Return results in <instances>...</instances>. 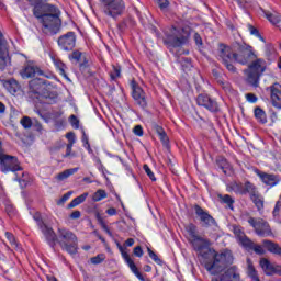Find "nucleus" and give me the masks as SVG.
Returning <instances> with one entry per match:
<instances>
[{
    "label": "nucleus",
    "instance_id": "39",
    "mask_svg": "<svg viewBox=\"0 0 281 281\" xmlns=\"http://www.w3.org/2000/svg\"><path fill=\"white\" fill-rule=\"evenodd\" d=\"M233 232L238 240H241L244 238L245 232H243V228L240 226H234Z\"/></svg>",
    "mask_w": 281,
    "mask_h": 281
},
{
    "label": "nucleus",
    "instance_id": "53",
    "mask_svg": "<svg viewBox=\"0 0 281 281\" xmlns=\"http://www.w3.org/2000/svg\"><path fill=\"white\" fill-rule=\"evenodd\" d=\"M71 194H74V191H68L67 193H65L60 199V203L69 201V199H71Z\"/></svg>",
    "mask_w": 281,
    "mask_h": 281
},
{
    "label": "nucleus",
    "instance_id": "33",
    "mask_svg": "<svg viewBox=\"0 0 281 281\" xmlns=\"http://www.w3.org/2000/svg\"><path fill=\"white\" fill-rule=\"evenodd\" d=\"M248 276L252 281H260V278H258V272H256V268H254L251 265H248Z\"/></svg>",
    "mask_w": 281,
    "mask_h": 281
},
{
    "label": "nucleus",
    "instance_id": "15",
    "mask_svg": "<svg viewBox=\"0 0 281 281\" xmlns=\"http://www.w3.org/2000/svg\"><path fill=\"white\" fill-rule=\"evenodd\" d=\"M211 281H240V271L236 266H232L222 276L214 277Z\"/></svg>",
    "mask_w": 281,
    "mask_h": 281
},
{
    "label": "nucleus",
    "instance_id": "21",
    "mask_svg": "<svg viewBox=\"0 0 281 281\" xmlns=\"http://www.w3.org/2000/svg\"><path fill=\"white\" fill-rule=\"evenodd\" d=\"M259 177L262 183H265L266 186H270V188H273V186H278V183H280V180L278 179V177H276V175L262 172L259 173Z\"/></svg>",
    "mask_w": 281,
    "mask_h": 281
},
{
    "label": "nucleus",
    "instance_id": "32",
    "mask_svg": "<svg viewBox=\"0 0 281 281\" xmlns=\"http://www.w3.org/2000/svg\"><path fill=\"white\" fill-rule=\"evenodd\" d=\"M104 260H106V255H104V254H99V255H97L95 257H92V258L90 259V262H91L92 265H102V262H104Z\"/></svg>",
    "mask_w": 281,
    "mask_h": 281
},
{
    "label": "nucleus",
    "instance_id": "24",
    "mask_svg": "<svg viewBox=\"0 0 281 281\" xmlns=\"http://www.w3.org/2000/svg\"><path fill=\"white\" fill-rule=\"evenodd\" d=\"M87 196H89V193L85 192L83 194L75 198L69 204L68 207H78V205H81V203H85L87 201Z\"/></svg>",
    "mask_w": 281,
    "mask_h": 281
},
{
    "label": "nucleus",
    "instance_id": "37",
    "mask_svg": "<svg viewBox=\"0 0 281 281\" xmlns=\"http://www.w3.org/2000/svg\"><path fill=\"white\" fill-rule=\"evenodd\" d=\"M157 3L158 8H160L162 12H168V8L170 5V2L168 0H157Z\"/></svg>",
    "mask_w": 281,
    "mask_h": 281
},
{
    "label": "nucleus",
    "instance_id": "9",
    "mask_svg": "<svg viewBox=\"0 0 281 281\" xmlns=\"http://www.w3.org/2000/svg\"><path fill=\"white\" fill-rule=\"evenodd\" d=\"M131 89H132V98L139 106L140 109H146L148 106V100L146 99V92H144V89L139 87L138 83L135 82V80L131 81Z\"/></svg>",
    "mask_w": 281,
    "mask_h": 281
},
{
    "label": "nucleus",
    "instance_id": "46",
    "mask_svg": "<svg viewBox=\"0 0 281 281\" xmlns=\"http://www.w3.org/2000/svg\"><path fill=\"white\" fill-rule=\"evenodd\" d=\"M247 102H250V104H256L258 102V97L254 93H247L246 94Z\"/></svg>",
    "mask_w": 281,
    "mask_h": 281
},
{
    "label": "nucleus",
    "instance_id": "41",
    "mask_svg": "<svg viewBox=\"0 0 281 281\" xmlns=\"http://www.w3.org/2000/svg\"><path fill=\"white\" fill-rule=\"evenodd\" d=\"M20 123L23 128H32V119H30L29 116L22 117Z\"/></svg>",
    "mask_w": 281,
    "mask_h": 281
},
{
    "label": "nucleus",
    "instance_id": "31",
    "mask_svg": "<svg viewBox=\"0 0 281 281\" xmlns=\"http://www.w3.org/2000/svg\"><path fill=\"white\" fill-rule=\"evenodd\" d=\"M121 74H122V67L113 66L111 72H110V78L112 80H117V78H120Z\"/></svg>",
    "mask_w": 281,
    "mask_h": 281
},
{
    "label": "nucleus",
    "instance_id": "27",
    "mask_svg": "<svg viewBox=\"0 0 281 281\" xmlns=\"http://www.w3.org/2000/svg\"><path fill=\"white\" fill-rule=\"evenodd\" d=\"M218 199L221 200L222 203H225L229 210H234V200L232 199V195L228 194H220Z\"/></svg>",
    "mask_w": 281,
    "mask_h": 281
},
{
    "label": "nucleus",
    "instance_id": "45",
    "mask_svg": "<svg viewBox=\"0 0 281 281\" xmlns=\"http://www.w3.org/2000/svg\"><path fill=\"white\" fill-rule=\"evenodd\" d=\"M81 142H82L85 148H87L88 150H91V145H89V136H87V134L85 132H82Z\"/></svg>",
    "mask_w": 281,
    "mask_h": 281
},
{
    "label": "nucleus",
    "instance_id": "60",
    "mask_svg": "<svg viewBox=\"0 0 281 281\" xmlns=\"http://www.w3.org/2000/svg\"><path fill=\"white\" fill-rule=\"evenodd\" d=\"M97 168L100 172H102V175H106V168L104 167V165H97Z\"/></svg>",
    "mask_w": 281,
    "mask_h": 281
},
{
    "label": "nucleus",
    "instance_id": "43",
    "mask_svg": "<svg viewBox=\"0 0 281 281\" xmlns=\"http://www.w3.org/2000/svg\"><path fill=\"white\" fill-rule=\"evenodd\" d=\"M69 122H70L72 128H79L80 127V121L78 120V117H76V115H70Z\"/></svg>",
    "mask_w": 281,
    "mask_h": 281
},
{
    "label": "nucleus",
    "instance_id": "40",
    "mask_svg": "<svg viewBox=\"0 0 281 281\" xmlns=\"http://www.w3.org/2000/svg\"><path fill=\"white\" fill-rule=\"evenodd\" d=\"M248 30L252 36L260 38V41H265L262 35H260V32L258 31V29H256L254 25H248Z\"/></svg>",
    "mask_w": 281,
    "mask_h": 281
},
{
    "label": "nucleus",
    "instance_id": "57",
    "mask_svg": "<svg viewBox=\"0 0 281 281\" xmlns=\"http://www.w3.org/2000/svg\"><path fill=\"white\" fill-rule=\"evenodd\" d=\"M80 216H82V213H80V211H75L70 214V218L72 220H78L80 218Z\"/></svg>",
    "mask_w": 281,
    "mask_h": 281
},
{
    "label": "nucleus",
    "instance_id": "28",
    "mask_svg": "<svg viewBox=\"0 0 281 281\" xmlns=\"http://www.w3.org/2000/svg\"><path fill=\"white\" fill-rule=\"evenodd\" d=\"M106 191L99 189L97 190L93 195H92V201H94V203H98L100 201H102L103 199H106Z\"/></svg>",
    "mask_w": 281,
    "mask_h": 281
},
{
    "label": "nucleus",
    "instance_id": "4",
    "mask_svg": "<svg viewBox=\"0 0 281 281\" xmlns=\"http://www.w3.org/2000/svg\"><path fill=\"white\" fill-rule=\"evenodd\" d=\"M190 31L186 27L171 26L165 31L164 43L167 47H181L188 43Z\"/></svg>",
    "mask_w": 281,
    "mask_h": 281
},
{
    "label": "nucleus",
    "instance_id": "47",
    "mask_svg": "<svg viewBox=\"0 0 281 281\" xmlns=\"http://www.w3.org/2000/svg\"><path fill=\"white\" fill-rule=\"evenodd\" d=\"M34 221L36 222L37 226L41 228L44 224L43 218L41 217V213H35L33 215Z\"/></svg>",
    "mask_w": 281,
    "mask_h": 281
},
{
    "label": "nucleus",
    "instance_id": "16",
    "mask_svg": "<svg viewBox=\"0 0 281 281\" xmlns=\"http://www.w3.org/2000/svg\"><path fill=\"white\" fill-rule=\"evenodd\" d=\"M194 212L196 216L200 218L201 223H203L204 227H213V225H216V220L210 215V213L200 205L194 206Z\"/></svg>",
    "mask_w": 281,
    "mask_h": 281
},
{
    "label": "nucleus",
    "instance_id": "19",
    "mask_svg": "<svg viewBox=\"0 0 281 281\" xmlns=\"http://www.w3.org/2000/svg\"><path fill=\"white\" fill-rule=\"evenodd\" d=\"M2 86L11 95H19L21 93V85L15 79L2 80Z\"/></svg>",
    "mask_w": 281,
    "mask_h": 281
},
{
    "label": "nucleus",
    "instance_id": "51",
    "mask_svg": "<svg viewBox=\"0 0 281 281\" xmlns=\"http://www.w3.org/2000/svg\"><path fill=\"white\" fill-rule=\"evenodd\" d=\"M82 58V53L79 50H75L71 54V59L76 60L77 63L80 61V59Z\"/></svg>",
    "mask_w": 281,
    "mask_h": 281
},
{
    "label": "nucleus",
    "instance_id": "55",
    "mask_svg": "<svg viewBox=\"0 0 281 281\" xmlns=\"http://www.w3.org/2000/svg\"><path fill=\"white\" fill-rule=\"evenodd\" d=\"M66 139H68V142H71L72 144H76V134H74V132L67 133Z\"/></svg>",
    "mask_w": 281,
    "mask_h": 281
},
{
    "label": "nucleus",
    "instance_id": "11",
    "mask_svg": "<svg viewBox=\"0 0 281 281\" xmlns=\"http://www.w3.org/2000/svg\"><path fill=\"white\" fill-rule=\"evenodd\" d=\"M248 223L254 227L257 236H271V227L269 223L262 218L249 217Z\"/></svg>",
    "mask_w": 281,
    "mask_h": 281
},
{
    "label": "nucleus",
    "instance_id": "23",
    "mask_svg": "<svg viewBox=\"0 0 281 281\" xmlns=\"http://www.w3.org/2000/svg\"><path fill=\"white\" fill-rule=\"evenodd\" d=\"M267 91L270 93V100L278 99L281 95V85L274 82L272 86L267 88Z\"/></svg>",
    "mask_w": 281,
    "mask_h": 281
},
{
    "label": "nucleus",
    "instance_id": "30",
    "mask_svg": "<svg viewBox=\"0 0 281 281\" xmlns=\"http://www.w3.org/2000/svg\"><path fill=\"white\" fill-rule=\"evenodd\" d=\"M54 65H55L56 69H58L60 76H65V77L67 76L65 74V69H67V66L65 65V63H63L59 59H54Z\"/></svg>",
    "mask_w": 281,
    "mask_h": 281
},
{
    "label": "nucleus",
    "instance_id": "8",
    "mask_svg": "<svg viewBox=\"0 0 281 281\" xmlns=\"http://www.w3.org/2000/svg\"><path fill=\"white\" fill-rule=\"evenodd\" d=\"M0 168L4 173L19 172V170H21V165H19V159L16 157L2 155L0 156Z\"/></svg>",
    "mask_w": 281,
    "mask_h": 281
},
{
    "label": "nucleus",
    "instance_id": "56",
    "mask_svg": "<svg viewBox=\"0 0 281 281\" xmlns=\"http://www.w3.org/2000/svg\"><path fill=\"white\" fill-rule=\"evenodd\" d=\"M105 214L109 216H115L117 214V210L115 207H110L105 211Z\"/></svg>",
    "mask_w": 281,
    "mask_h": 281
},
{
    "label": "nucleus",
    "instance_id": "63",
    "mask_svg": "<svg viewBox=\"0 0 281 281\" xmlns=\"http://www.w3.org/2000/svg\"><path fill=\"white\" fill-rule=\"evenodd\" d=\"M144 271H146V273H150V271H153V267L146 265L144 266Z\"/></svg>",
    "mask_w": 281,
    "mask_h": 281
},
{
    "label": "nucleus",
    "instance_id": "29",
    "mask_svg": "<svg viewBox=\"0 0 281 281\" xmlns=\"http://www.w3.org/2000/svg\"><path fill=\"white\" fill-rule=\"evenodd\" d=\"M239 243H240V245H243V247H244L245 249H247L248 251L251 250V249H254V241H251V239H249V238L247 237V235L244 236V237H241V238L239 239Z\"/></svg>",
    "mask_w": 281,
    "mask_h": 281
},
{
    "label": "nucleus",
    "instance_id": "48",
    "mask_svg": "<svg viewBox=\"0 0 281 281\" xmlns=\"http://www.w3.org/2000/svg\"><path fill=\"white\" fill-rule=\"evenodd\" d=\"M134 135H137V137H142L144 135V128L142 125H136L133 130Z\"/></svg>",
    "mask_w": 281,
    "mask_h": 281
},
{
    "label": "nucleus",
    "instance_id": "26",
    "mask_svg": "<svg viewBox=\"0 0 281 281\" xmlns=\"http://www.w3.org/2000/svg\"><path fill=\"white\" fill-rule=\"evenodd\" d=\"M255 117L260 122V124H267V113H265V110L261 108L255 109Z\"/></svg>",
    "mask_w": 281,
    "mask_h": 281
},
{
    "label": "nucleus",
    "instance_id": "50",
    "mask_svg": "<svg viewBox=\"0 0 281 281\" xmlns=\"http://www.w3.org/2000/svg\"><path fill=\"white\" fill-rule=\"evenodd\" d=\"M251 249L255 250V254H258L259 256H262L265 254V248H262V246L260 245L254 244V247Z\"/></svg>",
    "mask_w": 281,
    "mask_h": 281
},
{
    "label": "nucleus",
    "instance_id": "7",
    "mask_svg": "<svg viewBox=\"0 0 281 281\" xmlns=\"http://www.w3.org/2000/svg\"><path fill=\"white\" fill-rule=\"evenodd\" d=\"M124 10H126L124 0H103V12L106 16L117 19L124 14Z\"/></svg>",
    "mask_w": 281,
    "mask_h": 281
},
{
    "label": "nucleus",
    "instance_id": "12",
    "mask_svg": "<svg viewBox=\"0 0 281 281\" xmlns=\"http://www.w3.org/2000/svg\"><path fill=\"white\" fill-rule=\"evenodd\" d=\"M228 192H235V194H249L254 192V184L251 182H232L227 186Z\"/></svg>",
    "mask_w": 281,
    "mask_h": 281
},
{
    "label": "nucleus",
    "instance_id": "34",
    "mask_svg": "<svg viewBox=\"0 0 281 281\" xmlns=\"http://www.w3.org/2000/svg\"><path fill=\"white\" fill-rule=\"evenodd\" d=\"M5 238L9 240L10 245H12L15 249L19 248V243H16V238L10 232L5 233Z\"/></svg>",
    "mask_w": 281,
    "mask_h": 281
},
{
    "label": "nucleus",
    "instance_id": "3",
    "mask_svg": "<svg viewBox=\"0 0 281 281\" xmlns=\"http://www.w3.org/2000/svg\"><path fill=\"white\" fill-rule=\"evenodd\" d=\"M218 58L226 69L232 74H236V67L233 63L249 65L250 60H256V58H258V54L252 46L247 44H235L233 48L225 44H221L218 47Z\"/></svg>",
    "mask_w": 281,
    "mask_h": 281
},
{
    "label": "nucleus",
    "instance_id": "18",
    "mask_svg": "<svg viewBox=\"0 0 281 281\" xmlns=\"http://www.w3.org/2000/svg\"><path fill=\"white\" fill-rule=\"evenodd\" d=\"M259 265L261 269L265 271L266 276H281V266H273L269 259H260Z\"/></svg>",
    "mask_w": 281,
    "mask_h": 281
},
{
    "label": "nucleus",
    "instance_id": "49",
    "mask_svg": "<svg viewBox=\"0 0 281 281\" xmlns=\"http://www.w3.org/2000/svg\"><path fill=\"white\" fill-rule=\"evenodd\" d=\"M271 103H272V106H274V109L281 110V94H279V97H277V99H272Z\"/></svg>",
    "mask_w": 281,
    "mask_h": 281
},
{
    "label": "nucleus",
    "instance_id": "10",
    "mask_svg": "<svg viewBox=\"0 0 281 281\" xmlns=\"http://www.w3.org/2000/svg\"><path fill=\"white\" fill-rule=\"evenodd\" d=\"M76 32L70 31L58 37L57 45L63 52H72L76 47Z\"/></svg>",
    "mask_w": 281,
    "mask_h": 281
},
{
    "label": "nucleus",
    "instance_id": "38",
    "mask_svg": "<svg viewBox=\"0 0 281 281\" xmlns=\"http://www.w3.org/2000/svg\"><path fill=\"white\" fill-rule=\"evenodd\" d=\"M144 171L146 172L147 177H149L150 181H157V178L155 177V172L148 167V165L143 166Z\"/></svg>",
    "mask_w": 281,
    "mask_h": 281
},
{
    "label": "nucleus",
    "instance_id": "2",
    "mask_svg": "<svg viewBox=\"0 0 281 281\" xmlns=\"http://www.w3.org/2000/svg\"><path fill=\"white\" fill-rule=\"evenodd\" d=\"M29 3L33 7V15L42 25L43 34L54 36L60 32L63 21L58 7L46 3L45 0H29Z\"/></svg>",
    "mask_w": 281,
    "mask_h": 281
},
{
    "label": "nucleus",
    "instance_id": "25",
    "mask_svg": "<svg viewBox=\"0 0 281 281\" xmlns=\"http://www.w3.org/2000/svg\"><path fill=\"white\" fill-rule=\"evenodd\" d=\"M78 170H79L78 167L71 168V169H66L65 171L57 175V179H58V181H65V179H69V177H71V175H76V172H78Z\"/></svg>",
    "mask_w": 281,
    "mask_h": 281
},
{
    "label": "nucleus",
    "instance_id": "62",
    "mask_svg": "<svg viewBox=\"0 0 281 281\" xmlns=\"http://www.w3.org/2000/svg\"><path fill=\"white\" fill-rule=\"evenodd\" d=\"M103 229L105 231L108 236H110V238H113V233L111 232V229H109V226H105V228H103Z\"/></svg>",
    "mask_w": 281,
    "mask_h": 281
},
{
    "label": "nucleus",
    "instance_id": "5",
    "mask_svg": "<svg viewBox=\"0 0 281 281\" xmlns=\"http://www.w3.org/2000/svg\"><path fill=\"white\" fill-rule=\"evenodd\" d=\"M267 71V61L262 58H255L245 70L246 82L251 87L260 85V77Z\"/></svg>",
    "mask_w": 281,
    "mask_h": 281
},
{
    "label": "nucleus",
    "instance_id": "14",
    "mask_svg": "<svg viewBox=\"0 0 281 281\" xmlns=\"http://www.w3.org/2000/svg\"><path fill=\"white\" fill-rule=\"evenodd\" d=\"M119 250L122 255V258L125 260L126 265L130 267L132 273H134V276H136L138 280L146 281L142 272H139V269H137L135 261H133V259H131V256H128V252H126V249H124V247L119 245Z\"/></svg>",
    "mask_w": 281,
    "mask_h": 281
},
{
    "label": "nucleus",
    "instance_id": "61",
    "mask_svg": "<svg viewBox=\"0 0 281 281\" xmlns=\"http://www.w3.org/2000/svg\"><path fill=\"white\" fill-rule=\"evenodd\" d=\"M64 157H76V154L71 153V149L66 147V154L64 155Z\"/></svg>",
    "mask_w": 281,
    "mask_h": 281
},
{
    "label": "nucleus",
    "instance_id": "22",
    "mask_svg": "<svg viewBox=\"0 0 281 281\" xmlns=\"http://www.w3.org/2000/svg\"><path fill=\"white\" fill-rule=\"evenodd\" d=\"M248 194H250V199L257 210H262V207H265V201L262 200V196L256 192V186H254L252 192H249Z\"/></svg>",
    "mask_w": 281,
    "mask_h": 281
},
{
    "label": "nucleus",
    "instance_id": "52",
    "mask_svg": "<svg viewBox=\"0 0 281 281\" xmlns=\"http://www.w3.org/2000/svg\"><path fill=\"white\" fill-rule=\"evenodd\" d=\"M134 256H136V258H142V256H144V250L140 246L134 248Z\"/></svg>",
    "mask_w": 281,
    "mask_h": 281
},
{
    "label": "nucleus",
    "instance_id": "1",
    "mask_svg": "<svg viewBox=\"0 0 281 281\" xmlns=\"http://www.w3.org/2000/svg\"><path fill=\"white\" fill-rule=\"evenodd\" d=\"M187 239L191 247L201 256L204 267L211 276H218L228 265L234 262V256L229 250H224L221 254L210 248V239L201 237L198 233L196 225L190 223L184 226Z\"/></svg>",
    "mask_w": 281,
    "mask_h": 281
},
{
    "label": "nucleus",
    "instance_id": "58",
    "mask_svg": "<svg viewBox=\"0 0 281 281\" xmlns=\"http://www.w3.org/2000/svg\"><path fill=\"white\" fill-rule=\"evenodd\" d=\"M194 41L196 45H203V40L201 38V35H199V33L194 34Z\"/></svg>",
    "mask_w": 281,
    "mask_h": 281
},
{
    "label": "nucleus",
    "instance_id": "36",
    "mask_svg": "<svg viewBox=\"0 0 281 281\" xmlns=\"http://www.w3.org/2000/svg\"><path fill=\"white\" fill-rule=\"evenodd\" d=\"M157 133L159 135V139L162 142V144H168L169 139H168V134H166V132L164 131V128L159 127L157 130Z\"/></svg>",
    "mask_w": 281,
    "mask_h": 281
},
{
    "label": "nucleus",
    "instance_id": "35",
    "mask_svg": "<svg viewBox=\"0 0 281 281\" xmlns=\"http://www.w3.org/2000/svg\"><path fill=\"white\" fill-rule=\"evenodd\" d=\"M266 19L272 23V25H278V23H280V16L274 15L273 13H266Z\"/></svg>",
    "mask_w": 281,
    "mask_h": 281
},
{
    "label": "nucleus",
    "instance_id": "13",
    "mask_svg": "<svg viewBox=\"0 0 281 281\" xmlns=\"http://www.w3.org/2000/svg\"><path fill=\"white\" fill-rule=\"evenodd\" d=\"M196 104L199 106H203L207 111H211V113H216V111H218V103L207 94L198 95Z\"/></svg>",
    "mask_w": 281,
    "mask_h": 281
},
{
    "label": "nucleus",
    "instance_id": "64",
    "mask_svg": "<svg viewBox=\"0 0 281 281\" xmlns=\"http://www.w3.org/2000/svg\"><path fill=\"white\" fill-rule=\"evenodd\" d=\"M0 113H5V104L3 102H0Z\"/></svg>",
    "mask_w": 281,
    "mask_h": 281
},
{
    "label": "nucleus",
    "instance_id": "59",
    "mask_svg": "<svg viewBox=\"0 0 281 281\" xmlns=\"http://www.w3.org/2000/svg\"><path fill=\"white\" fill-rule=\"evenodd\" d=\"M135 245V239L128 238L125 240V247H133Z\"/></svg>",
    "mask_w": 281,
    "mask_h": 281
},
{
    "label": "nucleus",
    "instance_id": "17",
    "mask_svg": "<svg viewBox=\"0 0 281 281\" xmlns=\"http://www.w3.org/2000/svg\"><path fill=\"white\" fill-rule=\"evenodd\" d=\"M40 229H41L47 245H49V247H52V249H54L56 247V243L58 240V236H56L54 228L44 224Z\"/></svg>",
    "mask_w": 281,
    "mask_h": 281
},
{
    "label": "nucleus",
    "instance_id": "42",
    "mask_svg": "<svg viewBox=\"0 0 281 281\" xmlns=\"http://www.w3.org/2000/svg\"><path fill=\"white\" fill-rule=\"evenodd\" d=\"M147 251H148L149 258H151V260H154L156 265H161V259H159V257L157 256V254H155V251H153L150 248H147Z\"/></svg>",
    "mask_w": 281,
    "mask_h": 281
},
{
    "label": "nucleus",
    "instance_id": "20",
    "mask_svg": "<svg viewBox=\"0 0 281 281\" xmlns=\"http://www.w3.org/2000/svg\"><path fill=\"white\" fill-rule=\"evenodd\" d=\"M36 74L38 76H41V74H42L41 69H38V67H36L32 64H29L23 68L21 76H22V78H34V76H36Z\"/></svg>",
    "mask_w": 281,
    "mask_h": 281
},
{
    "label": "nucleus",
    "instance_id": "6",
    "mask_svg": "<svg viewBox=\"0 0 281 281\" xmlns=\"http://www.w3.org/2000/svg\"><path fill=\"white\" fill-rule=\"evenodd\" d=\"M57 243L63 251H67L70 256L78 254V237L67 228H58Z\"/></svg>",
    "mask_w": 281,
    "mask_h": 281
},
{
    "label": "nucleus",
    "instance_id": "54",
    "mask_svg": "<svg viewBox=\"0 0 281 281\" xmlns=\"http://www.w3.org/2000/svg\"><path fill=\"white\" fill-rule=\"evenodd\" d=\"M182 67L190 69V67H192V60H190V58H182Z\"/></svg>",
    "mask_w": 281,
    "mask_h": 281
},
{
    "label": "nucleus",
    "instance_id": "44",
    "mask_svg": "<svg viewBox=\"0 0 281 281\" xmlns=\"http://www.w3.org/2000/svg\"><path fill=\"white\" fill-rule=\"evenodd\" d=\"M5 212H7L8 216H10V217L16 215V209H14V206L12 204H7Z\"/></svg>",
    "mask_w": 281,
    "mask_h": 281
}]
</instances>
